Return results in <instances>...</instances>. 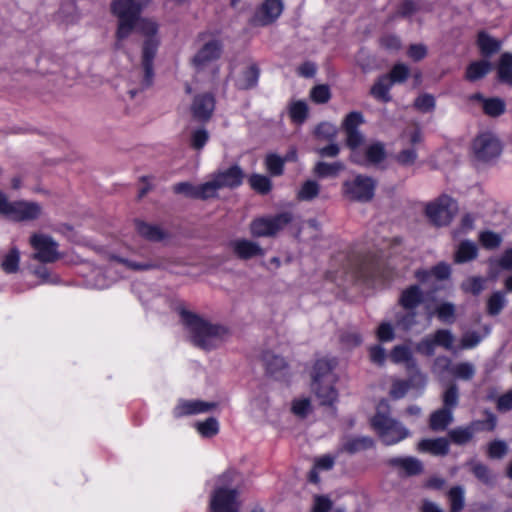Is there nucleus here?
Segmentation results:
<instances>
[{"label":"nucleus","instance_id":"nucleus-41","mask_svg":"<svg viewBox=\"0 0 512 512\" xmlns=\"http://www.w3.org/2000/svg\"><path fill=\"white\" fill-rule=\"evenodd\" d=\"M455 305L450 302H444L436 307L437 318L447 324H452L455 321Z\"/></svg>","mask_w":512,"mask_h":512},{"label":"nucleus","instance_id":"nucleus-11","mask_svg":"<svg viewBox=\"0 0 512 512\" xmlns=\"http://www.w3.org/2000/svg\"><path fill=\"white\" fill-rule=\"evenodd\" d=\"M473 152L479 160H490L500 155L502 146L498 138L491 132L479 134L472 144Z\"/></svg>","mask_w":512,"mask_h":512},{"label":"nucleus","instance_id":"nucleus-49","mask_svg":"<svg viewBox=\"0 0 512 512\" xmlns=\"http://www.w3.org/2000/svg\"><path fill=\"white\" fill-rule=\"evenodd\" d=\"M310 98L317 104H325L331 98V91L328 85L320 84L314 86L310 91Z\"/></svg>","mask_w":512,"mask_h":512},{"label":"nucleus","instance_id":"nucleus-4","mask_svg":"<svg viewBox=\"0 0 512 512\" xmlns=\"http://www.w3.org/2000/svg\"><path fill=\"white\" fill-rule=\"evenodd\" d=\"M391 408L386 399H382L370 423L382 443L386 446L395 445L410 436V431L400 421L391 417Z\"/></svg>","mask_w":512,"mask_h":512},{"label":"nucleus","instance_id":"nucleus-22","mask_svg":"<svg viewBox=\"0 0 512 512\" xmlns=\"http://www.w3.org/2000/svg\"><path fill=\"white\" fill-rule=\"evenodd\" d=\"M135 229L141 237L148 241H161L167 236L166 232L160 226L141 220L135 221Z\"/></svg>","mask_w":512,"mask_h":512},{"label":"nucleus","instance_id":"nucleus-42","mask_svg":"<svg viewBox=\"0 0 512 512\" xmlns=\"http://www.w3.org/2000/svg\"><path fill=\"white\" fill-rule=\"evenodd\" d=\"M479 241L485 249L492 250L501 245L502 237L496 232L487 230L479 233Z\"/></svg>","mask_w":512,"mask_h":512},{"label":"nucleus","instance_id":"nucleus-50","mask_svg":"<svg viewBox=\"0 0 512 512\" xmlns=\"http://www.w3.org/2000/svg\"><path fill=\"white\" fill-rule=\"evenodd\" d=\"M196 429L203 437H213L219 431V423L215 418L211 417L204 422H198Z\"/></svg>","mask_w":512,"mask_h":512},{"label":"nucleus","instance_id":"nucleus-9","mask_svg":"<svg viewBox=\"0 0 512 512\" xmlns=\"http://www.w3.org/2000/svg\"><path fill=\"white\" fill-rule=\"evenodd\" d=\"M376 182L373 178L357 175L343 183V194L346 198L357 202H369L374 197Z\"/></svg>","mask_w":512,"mask_h":512},{"label":"nucleus","instance_id":"nucleus-55","mask_svg":"<svg viewBox=\"0 0 512 512\" xmlns=\"http://www.w3.org/2000/svg\"><path fill=\"white\" fill-rule=\"evenodd\" d=\"M406 312L397 317V326L405 331L410 330L417 324L418 313L415 310H405Z\"/></svg>","mask_w":512,"mask_h":512},{"label":"nucleus","instance_id":"nucleus-12","mask_svg":"<svg viewBox=\"0 0 512 512\" xmlns=\"http://www.w3.org/2000/svg\"><path fill=\"white\" fill-rule=\"evenodd\" d=\"M284 4L282 0H265L262 5L257 8L251 24L254 26H267L275 22L282 14Z\"/></svg>","mask_w":512,"mask_h":512},{"label":"nucleus","instance_id":"nucleus-31","mask_svg":"<svg viewBox=\"0 0 512 512\" xmlns=\"http://www.w3.org/2000/svg\"><path fill=\"white\" fill-rule=\"evenodd\" d=\"M345 166L340 161L327 163L319 161L314 167V174L320 178L336 177L340 172L344 170Z\"/></svg>","mask_w":512,"mask_h":512},{"label":"nucleus","instance_id":"nucleus-26","mask_svg":"<svg viewBox=\"0 0 512 512\" xmlns=\"http://www.w3.org/2000/svg\"><path fill=\"white\" fill-rule=\"evenodd\" d=\"M346 133V145L351 149L350 160L353 163H360L362 159V151L360 146L364 142V136L359 130L348 131Z\"/></svg>","mask_w":512,"mask_h":512},{"label":"nucleus","instance_id":"nucleus-6","mask_svg":"<svg viewBox=\"0 0 512 512\" xmlns=\"http://www.w3.org/2000/svg\"><path fill=\"white\" fill-rule=\"evenodd\" d=\"M293 220L290 212H283L275 216L260 217L250 224V232L254 237H270L283 230Z\"/></svg>","mask_w":512,"mask_h":512},{"label":"nucleus","instance_id":"nucleus-38","mask_svg":"<svg viewBox=\"0 0 512 512\" xmlns=\"http://www.w3.org/2000/svg\"><path fill=\"white\" fill-rule=\"evenodd\" d=\"M289 115L296 124H302L308 116V106L305 101H294L289 106Z\"/></svg>","mask_w":512,"mask_h":512},{"label":"nucleus","instance_id":"nucleus-46","mask_svg":"<svg viewBox=\"0 0 512 512\" xmlns=\"http://www.w3.org/2000/svg\"><path fill=\"white\" fill-rule=\"evenodd\" d=\"M450 372L456 378H459V379H462V380H470L475 375V367L470 362H461V363L455 364L451 368Z\"/></svg>","mask_w":512,"mask_h":512},{"label":"nucleus","instance_id":"nucleus-33","mask_svg":"<svg viewBox=\"0 0 512 512\" xmlns=\"http://www.w3.org/2000/svg\"><path fill=\"white\" fill-rule=\"evenodd\" d=\"M392 85L393 84L389 80V77L384 75L375 82V84L371 88L370 93L374 98L381 100L383 102H388L391 100L389 91Z\"/></svg>","mask_w":512,"mask_h":512},{"label":"nucleus","instance_id":"nucleus-47","mask_svg":"<svg viewBox=\"0 0 512 512\" xmlns=\"http://www.w3.org/2000/svg\"><path fill=\"white\" fill-rule=\"evenodd\" d=\"M249 183L255 191L261 194H267L272 187L271 181L267 176L253 174L249 178Z\"/></svg>","mask_w":512,"mask_h":512},{"label":"nucleus","instance_id":"nucleus-63","mask_svg":"<svg viewBox=\"0 0 512 512\" xmlns=\"http://www.w3.org/2000/svg\"><path fill=\"white\" fill-rule=\"evenodd\" d=\"M414 105L422 112H429L435 107V99L430 94H423L416 98Z\"/></svg>","mask_w":512,"mask_h":512},{"label":"nucleus","instance_id":"nucleus-28","mask_svg":"<svg viewBox=\"0 0 512 512\" xmlns=\"http://www.w3.org/2000/svg\"><path fill=\"white\" fill-rule=\"evenodd\" d=\"M373 446L374 440L369 436L351 437L344 441L342 450L353 454L362 450L370 449Z\"/></svg>","mask_w":512,"mask_h":512},{"label":"nucleus","instance_id":"nucleus-44","mask_svg":"<svg viewBox=\"0 0 512 512\" xmlns=\"http://www.w3.org/2000/svg\"><path fill=\"white\" fill-rule=\"evenodd\" d=\"M483 110L489 116H500L505 112V102L500 98H489L483 100Z\"/></svg>","mask_w":512,"mask_h":512},{"label":"nucleus","instance_id":"nucleus-53","mask_svg":"<svg viewBox=\"0 0 512 512\" xmlns=\"http://www.w3.org/2000/svg\"><path fill=\"white\" fill-rule=\"evenodd\" d=\"M458 399V388L455 384H452L443 393V408L449 409L453 412V409L458 405Z\"/></svg>","mask_w":512,"mask_h":512},{"label":"nucleus","instance_id":"nucleus-60","mask_svg":"<svg viewBox=\"0 0 512 512\" xmlns=\"http://www.w3.org/2000/svg\"><path fill=\"white\" fill-rule=\"evenodd\" d=\"M410 382L405 380H394L390 389V396L393 399L403 398L410 389Z\"/></svg>","mask_w":512,"mask_h":512},{"label":"nucleus","instance_id":"nucleus-51","mask_svg":"<svg viewBox=\"0 0 512 512\" xmlns=\"http://www.w3.org/2000/svg\"><path fill=\"white\" fill-rule=\"evenodd\" d=\"M209 140V133L205 128L192 130L190 135V146L195 150H201Z\"/></svg>","mask_w":512,"mask_h":512},{"label":"nucleus","instance_id":"nucleus-59","mask_svg":"<svg viewBox=\"0 0 512 512\" xmlns=\"http://www.w3.org/2000/svg\"><path fill=\"white\" fill-rule=\"evenodd\" d=\"M417 151L414 147L406 148L400 151L395 159L396 161L403 166H410L415 163L417 160Z\"/></svg>","mask_w":512,"mask_h":512},{"label":"nucleus","instance_id":"nucleus-43","mask_svg":"<svg viewBox=\"0 0 512 512\" xmlns=\"http://www.w3.org/2000/svg\"><path fill=\"white\" fill-rule=\"evenodd\" d=\"M451 512H460L464 507V488L461 486L452 487L448 492Z\"/></svg>","mask_w":512,"mask_h":512},{"label":"nucleus","instance_id":"nucleus-8","mask_svg":"<svg viewBox=\"0 0 512 512\" xmlns=\"http://www.w3.org/2000/svg\"><path fill=\"white\" fill-rule=\"evenodd\" d=\"M244 172L238 165H233L226 170L214 173L211 179L206 181V190L209 191L210 197H217L218 191L222 188H236L243 182Z\"/></svg>","mask_w":512,"mask_h":512},{"label":"nucleus","instance_id":"nucleus-25","mask_svg":"<svg viewBox=\"0 0 512 512\" xmlns=\"http://www.w3.org/2000/svg\"><path fill=\"white\" fill-rule=\"evenodd\" d=\"M260 70L256 64L247 66L236 79V86L239 89L247 90L255 87L258 83Z\"/></svg>","mask_w":512,"mask_h":512},{"label":"nucleus","instance_id":"nucleus-45","mask_svg":"<svg viewBox=\"0 0 512 512\" xmlns=\"http://www.w3.org/2000/svg\"><path fill=\"white\" fill-rule=\"evenodd\" d=\"M320 191V186L316 181L308 180L306 181L300 190L298 191L297 197L302 201H310L318 196Z\"/></svg>","mask_w":512,"mask_h":512},{"label":"nucleus","instance_id":"nucleus-58","mask_svg":"<svg viewBox=\"0 0 512 512\" xmlns=\"http://www.w3.org/2000/svg\"><path fill=\"white\" fill-rule=\"evenodd\" d=\"M266 168L273 176L283 173L284 160L277 155L271 154L266 157Z\"/></svg>","mask_w":512,"mask_h":512},{"label":"nucleus","instance_id":"nucleus-56","mask_svg":"<svg viewBox=\"0 0 512 512\" xmlns=\"http://www.w3.org/2000/svg\"><path fill=\"white\" fill-rule=\"evenodd\" d=\"M409 75V69L405 64L398 63L393 66L387 75L392 84L404 82Z\"/></svg>","mask_w":512,"mask_h":512},{"label":"nucleus","instance_id":"nucleus-23","mask_svg":"<svg viewBox=\"0 0 512 512\" xmlns=\"http://www.w3.org/2000/svg\"><path fill=\"white\" fill-rule=\"evenodd\" d=\"M386 156L385 146L381 142H374L365 147L362 152L363 161L358 165L366 166L369 164H378L384 160Z\"/></svg>","mask_w":512,"mask_h":512},{"label":"nucleus","instance_id":"nucleus-48","mask_svg":"<svg viewBox=\"0 0 512 512\" xmlns=\"http://www.w3.org/2000/svg\"><path fill=\"white\" fill-rule=\"evenodd\" d=\"M428 274H432L437 279L444 280L447 279L450 275V267L445 263H440L433 267L431 272L427 271H417L415 273V276L420 280H425V278L428 276Z\"/></svg>","mask_w":512,"mask_h":512},{"label":"nucleus","instance_id":"nucleus-3","mask_svg":"<svg viewBox=\"0 0 512 512\" xmlns=\"http://www.w3.org/2000/svg\"><path fill=\"white\" fill-rule=\"evenodd\" d=\"M238 474L227 470L216 478L214 489L210 494V512H240V490L234 486Z\"/></svg>","mask_w":512,"mask_h":512},{"label":"nucleus","instance_id":"nucleus-2","mask_svg":"<svg viewBox=\"0 0 512 512\" xmlns=\"http://www.w3.org/2000/svg\"><path fill=\"white\" fill-rule=\"evenodd\" d=\"M180 315L192 343L201 349L216 348L228 335L225 327L211 324L189 311L182 310Z\"/></svg>","mask_w":512,"mask_h":512},{"label":"nucleus","instance_id":"nucleus-10","mask_svg":"<svg viewBox=\"0 0 512 512\" xmlns=\"http://www.w3.org/2000/svg\"><path fill=\"white\" fill-rule=\"evenodd\" d=\"M29 243L35 251L32 255L34 260L41 263H53L61 258L58 243L49 235L34 233L31 235Z\"/></svg>","mask_w":512,"mask_h":512},{"label":"nucleus","instance_id":"nucleus-21","mask_svg":"<svg viewBox=\"0 0 512 512\" xmlns=\"http://www.w3.org/2000/svg\"><path fill=\"white\" fill-rule=\"evenodd\" d=\"M418 449L434 456H446L449 453V441L443 437L423 439L419 442Z\"/></svg>","mask_w":512,"mask_h":512},{"label":"nucleus","instance_id":"nucleus-37","mask_svg":"<svg viewBox=\"0 0 512 512\" xmlns=\"http://www.w3.org/2000/svg\"><path fill=\"white\" fill-rule=\"evenodd\" d=\"M467 465L470 467L471 471L479 481L486 485L493 484L494 478L486 465L475 460L469 461Z\"/></svg>","mask_w":512,"mask_h":512},{"label":"nucleus","instance_id":"nucleus-57","mask_svg":"<svg viewBox=\"0 0 512 512\" xmlns=\"http://www.w3.org/2000/svg\"><path fill=\"white\" fill-rule=\"evenodd\" d=\"M432 336L435 340L436 346H442L448 350L452 348L454 337L449 330L439 329Z\"/></svg>","mask_w":512,"mask_h":512},{"label":"nucleus","instance_id":"nucleus-62","mask_svg":"<svg viewBox=\"0 0 512 512\" xmlns=\"http://www.w3.org/2000/svg\"><path fill=\"white\" fill-rule=\"evenodd\" d=\"M376 335L379 341L389 342L395 338L394 328L391 323L383 322L379 325Z\"/></svg>","mask_w":512,"mask_h":512},{"label":"nucleus","instance_id":"nucleus-36","mask_svg":"<svg viewBox=\"0 0 512 512\" xmlns=\"http://www.w3.org/2000/svg\"><path fill=\"white\" fill-rule=\"evenodd\" d=\"M390 357L394 363H406L408 367L415 366L412 352L410 348L405 345L395 346L391 351Z\"/></svg>","mask_w":512,"mask_h":512},{"label":"nucleus","instance_id":"nucleus-64","mask_svg":"<svg viewBox=\"0 0 512 512\" xmlns=\"http://www.w3.org/2000/svg\"><path fill=\"white\" fill-rule=\"evenodd\" d=\"M507 452V445L503 441H493L488 446V456L493 459L502 458Z\"/></svg>","mask_w":512,"mask_h":512},{"label":"nucleus","instance_id":"nucleus-61","mask_svg":"<svg viewBox=\"0 0 512 512\" xmlns=\"http://www.w3.org/2000/svg\"><path fill=\"white\" fill-rule=\"evenodd\" d=\"M292 412L301 418H305L311 412L310 400L307 398L294 400Z\"/></svg>","mask_w":512,"mask_h":512},{"label":"nucleus","instance_id":"nucleus-30","mask_svg":"<svg viewBox=\"0 0 512 512\" xmlns=\"http://www.w3.org/2000/svg\"><path fill=\"white\" fill-rule=\"evenodd\" d=\"M20 251L17 247H11L10 250L3 255L0 261L1 269L7 274H14L19 270Z\"/></svg>","mask_w":512,"mask_h":512},{"label":"nucleus","instance_id":"nucleus-19","mask_svg":"<svg viewBox=\"0 0 512 512\" xmlns=\"http://www.w3.org/2000/svg\"><path fill=\"white\" fill-rule=\"evenodd\" d=\"M206 187V182L198 186H194L189 182H180L173 186V191L176 194H183L189 198L207 200L211 197L209 191L205 189Z\"/></svg>","mask_w":512,"mask_h":512},{"label":"nucleus","instance_id":"nucleus-20","mask_svg":"<svg viewBox=\"0 0 512 512\" xmlns=\"http://www.w3.org/2000/svg\"><path fill=\"white\" fill-rule=\"evenodd\" d=\"M388 463L404 471L408 476L418 475L423 470L422 462L415 457H394Z\"/></svg>","mask_w":512,"mask_h":512},{"label":"nucleus","instance_id":"nucleus-18","mask_svg":"<svg viewBox=\"0 0 512 512\" xmlns=\"http://www.w3.org/2000/svg\"><path fill=\"white\" fill-rule=\"evenodd\" d=\"M424 299V293L418 285H411L401 292L399 305L404 310H415Z\"/></svg>","mask_w":512,"mask_h":512},{"label":"nucleus","instance_id":"nucleus-35","mask_svg":"<svg viewBox=\"0 0 512 512\" xmlns=\"http://www.w3.org/2000/svg\"><path fill=\"white\" fill-rule=\"evenodd\" d=\"M478 45L481 53L485 56H489L496 53L501 48V42L490 37L485 32H480L478 35Z\"/></svg>","mask_w":512,"mask_h":512},{"label":"nucleus","instance_id":"nucleus-29","mask_svg":"<svg viewBox=\"0 0 512 512\" xmlns=\"http://www.w3.org/2000/svg\"><path fill=\"white\" fill-rule=\"evenodd\" d=\"M497 75L500 82L512 86V53L505 52L500 56Z\"/></svg>","mask_w":512,"mask_h":512},{"label":"nucleus","instance_id":"nucleus-24","mask_svg":"<svg viewBox=\"0 0 512 512\" xmlns=\"http://www.w3.org/2000/svg\"><path fill=\"white\" fill-rule=\"evenodd\" d=\"M478 422L472 423L465 427H456L448 432L449 439L456 445H465L470 442L476 430H478Z\"/></svg>","mask_w":512,"mask_h":512},{"label":"nucleus","instance_id":"nucleus-52","mask_svg":"<svg viewBox=\"0 0 512 512\" xmlns=\"http://www.w3.org/2000/svg\"><path fill=\"white\" fill-rule=\"evenodd\" d=\"M485 282L486 280L482 277H469L462 283L461 288L465 292L472 293L473 295H478L484 290Z\"/></svg>","mask_w":512,"mask_h":512},{"label":"nucleus","instance_id":"nucleus-27","mask_svg":"<svg viewBox=\"0 0 512 512\" xmlns=\"http://www.w3.org/2000/svg\"><path fill=\"white\" fill-rule=\"evenodd\" d=\"M453 422V412L440 408L430 415L429 426L433 431H444Z\"/></svg>","mask_w":512,"mask_h":512},{"label":"nucleus","instance_id":"nucleus-17","mask_svg":"<svg viewBox=\"0 0 512 512\" xmlns=\"http://www.w3.org/2000/svg\"><path fill=\"white\" fill-rule=\"evenodd\" d=\"M233 252L240 259L248 260L256 256H263L264 250L261 246L247 239H236L231 243Z\"/></svg>","mask_w":512,"mask_h":512},{"label":"nucleus","instance_id":"nucleus-40","mask_svg":"<svg viewBox=\"0 0 512 512\" xmlns=\"http://www.w3.org/2000/svg\"><path fill=\"white\" fill-rule=\"evenodd\" d=\"M114 263L115 264H122L127 269L135 270V271L150 270V269H153V268L156 267V265L151 263V262L137 263V262L128 260L126 258H122V257H119V256L111 255L110 256V265H113Z\"/></svg>","mask_w":512,"mask_h":512},{"label":"nucleus","instance_id":"nucleus-16","mask_svg":"<svg viewBox=\"0 0 512 512\" xmlns=\"http://www.w3.org/2000/svg\"><path fill=\"white\" fill-rule=\"evenodd\" d=\"M216 406L213 402H204L201 400H183L174 408L175 417L186 415H195L207 412Z\"/></svg>","mask_w":512,"mask_h":512},{"label":"nucleus","instance_id":"nucleus-5","mask_svg":"<svg viewBox=\"0 0 512 512\" xmlns=\"http://www.w3.org/2000/svg\"><path fill=\"white\" fill-rule=\"evenodd\" d=\"M335 360L319 359L315 362L312 372V390L321 405L331 406L338 399V392L334 387L336 376L333 369Z\"/></svg>","mask_w":512,"mask_h":512},{"label":"nucleus","instance_id":"nucleus-15","mask_svg":"<svg viewBox=\"0 0 512 512\" xmlns=\"http://www.w3.org/2000/svg\"><path fill=\"white\" fill-rule=\"evenodd\" d=\"M41 214V207L35 202L16 201L13 202L9 219L14 221L34 220Z\"/></svg>","mask_w":512,"mask_h":512},{"label":"nucleus","instance_id":"nucleus-13","mask_svg":"<svg viewBox=\"0 0 512 512\" xmlns=\"http://www.w3.org/2000/svg\"><path fill=\"white\" fill-rule=\"evenodd\" d=\"M223 45L218 39L205 42L193 57V65L197 69H203L210 63L218 60L222 54Z\"/></svg>","mask_w":512,"mask_h":512},{"label":"nucleus","instance_id":"nucleus-7","mask_svg":"<svg viewBox=\"0 0 512 512\" xmlns=\"http://www.w3.org/2000/svg\"><path fill=\"white\" fill-rule=\"evenodd\" d=\"M426 215L436 226L448 225L458 211L455 200L447 195H442L426 206Z\"/></svg>","mask_w":512,"mask_h":512},{"label":"nucleus","instance_id":"nucleus-32","mask_svg":"<svg viewBox=\"0 0 512 512\" xmlns=\"http://www.w3.org/2000/svg\"><path fill=\"white\" fill-rule=\"evenodd\" d=\"M478 255V249L474 242L465 240L462 241L455 253V262L465 263L475 259Z\"/></svg>","mask_w":512,"mask_h":512},{"label":"nucleus","instance_id":"nucleus-1","mask_svg":"<svg viewBox=\"0 0 512 512\" xmlns=\"http://www.w3.org/2000/svg\"><path fill=\"white\" fill-rule=\"evenodd\" d=\"M149 2L150 0H114L111 5L113 14L118 18V29L116 32V46L118 48L121 41L132 33L136 25L139 31L146 36L142 51V66L145 73L144 85L146 87L152 83L154 76L153 60L159 45V40L156 37L157 24L152 20L139 18L141 10Z\"/></svg>","mask_w":512,"mask_h":512},{"label":"nucleus","instance_id":"nucleus-39","mask_svg":"<svg viewBox=\"0 0 512 512\" xmlns=\"http://www.w3.org/2000/svg\"><path fill=\"white\" fill-rule=\"evenodd\" d=\"M507 300L501 291L494 292L487 300V313L491 316L498 315L505 307Z\"/></svg>","mask_w":512,"mask_h":512},{"label":"nucleus","instance_id":"nucleus-14","mask_svg":"<svg viewBox=\"0 0 512 512\" xmlns=\"http://www.w3.org/2000/svg\"><path fill=\"white\" fill-rule=\"evenodd\" d=\"M215 109V98L210 93H203L195 96L191 112L195 119L199 121H207L211 118Z\"/></svg>","mask_w":512,"mask_h":512},{"label":"nucleus","instance_id":"nucleus-34","mask_svg":"<svg viewBox=\"0 0 512 512\" xmlns=\"http://www.w3.org/2000/svg\"><path fill=\"white\" fill-rule=\"evenodd\" d=\"M491 69V64L488 61L481 60L472 62L466 70V78L469 81H476L483 78Z\"/></svg>","mask_w":512,"mask_h":512},{"label":"nucleus","instance_id":"nucleus-54","mask_svg":"<svg viewBox=\"0 0 512 512\" xmlns=\"http://www.w3.org/2000/svg\"><path fill=\"white\" fill-rule=\"evenodd\" d=\"M364 122L362 113L353 111L350 112L342 123V128L345 132L358 130V127Z\"/></svg>","mask_w":512,"mask_h":512}]
</instances>
